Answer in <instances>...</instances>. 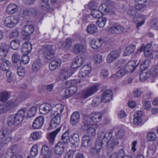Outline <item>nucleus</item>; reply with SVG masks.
Returning <instances> with one entry per match:
<instances>
[{"mask_svg": "<svg viewBox=\"0 0 158 158\" xmlns=\"http://www.w3.org/2000/svg\"><path fill=\"white\" fill-rule=\"evenodd\" d=\"M102 118V114L99 112L94 113L90 116H84L83 123L86 126L93 125L100 122Z\"/></svg>", "mask_w": 158, "mask_h": 158, "instance_id": "1", "label": "nucleus"}, {"mask_svg": "<svg viewBox=\"0 0 158 158\" xmlns=\"http://www.w3.org/2000/svg\"><path fill=\"white\" fill-rule=\"evenodd\" d=\"M23 93H20L19 96L14 101H9L5 105V107L7 111L14 108L18 104L23 100Z\"/></svg>", "mask_w": 158, "mask_h": 158, "instance_id": "2", "label": "nucleus"}, {"mask_svg": "<svg viewBox=\"0 0 158 158\" xmlns=\"http://www.w3.org/2000/svg\"><path fill=\"white\" fill-rule=\"evenodd\" d=\"M99 86V84H95L83 90L81 95V98L86 99L91 96L97 91Z\"/></svg>", "mask_w": 158, "mask_h": 158, "instance_id": "3", "label": "nucleus"}, {"mask_svg": "<svg viewBox=\"0 0 158 158\" xmlns=\"http://www.w3.org/2000/svg\"><path fill=\"white\" fill-rule=\"evenodd\" d=\"M43 50L44 55L45 58L50 60L54 56L55 51L52 45H45L43 47Z\"/></svg>", "mask_w": 158, "mask_h": 158, "instance_id": "4", "label": "nucleus"}, {"mask_svg": "<svg viewBox=\"0 0 158 158\" xmlns=\"http://www.w3.org/2000/svg\"><path fill=\"white\" fill-rule=\"evenodd\" d=\"M5 25L8 27L11 28L15 27L19 23V21L16 17L9 16L4 21Z\"/></svg>", "mask_w": 158, "mask_h": 158, "instance_id": "5", "label": "nucleus"}, {"mask_svg": "<svg viewBox=\"0 0 158 158\" xmlns=\"http://www.w3.org/2000/svg\"><path fill=\"white\" fill-rule=\"evenodd\" d=\"M153 44L148 43L144 47L142 46L140 47V50L141 51H144V55L146 58H151L153 50L151 48Z\"/></svg>", "mask_w": 158, "mask_h": 158, "instance_id": "6", "label": "nucleus"}, {"mask_svg": "<svg viewBox=\"0 0 158 158\" xmlns=\"http://www.w3.org/2000/svg\"><path fill=\"white\" fill-rule=\"evenodd\" d=\"M23 120L19 118L15 115H10V116L7 120V124L9 125H14L15 126H18L22 122Z\"/></svg>", "mask_w": 158, "mask_h": 158, "instance_id": "7", "label": "nucleus"}, {"mask_svg": "<svg viewBox=\"0 0 158 158\" xmlns=\"http://www.w3.org/2000/svg\"><path fill=\"white\" fill-rule=\"evenodd\" d=\"M120 56L119 52L116 50H114L111 51L107 55L106 60L107 63H110L114 61L118 58Z\"/></svg>", "mask_w": 158, "mask_h": 158, "instance_id": "8", "label": "nucleus"}, {"mask_svg": "<svg viewBox=\"0 0 158 158\" xmlns=\"http://www.w3.org/2000/svg\"><path fill=\"white\" fill-rule=\"evenodd\" d=\"M62 61L61 59L56 58L52 60L49 64V68L52 71H54L57 69L61 64Z\"/></svg>", "mask_w": 158, "mask_h": 158, "instance_id": "9", "label": "nucleus"}, {"mask_svg": "<svg viewBox=\"0 0 158 158\" xmlns=\"http://www.w3.org/2000/svg\"><path fill=\"white\" fill-rule=\"evenodd\" d=\"M44 122L43 116H40L37 117L33 123L32 127L34 129L40 128L43 125Z\"/></svg>", "mask_w": 158, "mask_h": 158, "instance_id": "10", "label": "nucleus"}, {"mask_svg": "<svg viewBox=\"0 0 158 158\" xmlns=\"http://www.w3.org/2000/svg\"><path fill=\"white\" fill-rule=\"evenodd\" d=\"M112 91L110 89L106 90L104 92L102 95L101 102H109L112 98Z\"/></svg>", "mask_w": 158, "mask_h": 158, "instance_id": "11", "label": "nucleus"}, {"mask_svg": "<svg viewBox=\"0 0 158 158\" xmlns=\"http://www.w3.org/2000/svg\"><path fill=\"white\" fill-rule=\"evenodd\" d=\"M34 30L35 28L33 25H27L23 28L22 33L23 35L26 36L28 37V39H29L30 38V35L33 33Z\"/></svg>", "mask_w": 158, "mask_h": 158, "instance_id": "12", "label": "nucleus"}, {"mask_svg": "<svg viewBox=\"0 0 158 158\" xmlns=\"http://www.w3.org/2000/svg\"><path fill=\"white\" fill-rule=\"evenodd\" d=\"M91 70L90 66L89 65H83L79 72L78 76L80 77H86L89 74Z\"/></svg>", "mask_w": 158, "mask_h": 158, "instance_id": "13", "label": "nucleus"}, {"mask_svg": "<svg viewBox=\"0 0 158 158\" xmlns=\"http://www.w3.org/2000/svg\"><path fill=\"white\" fill-rule=\"evenodd\" d=\"M137 65L135 61L132 60L126 63L123 68L127 73L133 72Z\"/></svg>", "mask_w": 158, "mask_h": 158, "instance_id": "14", "label": "nucleus"}, {"mask_svg": "<svg viewBox=\"0 0 158 158\" xmlns=\"http://www.w3.org/2000/svg\"><path fill=\"white\" fill-rule=\"evenodd\" d=\"M71 70H67L65 68L61 69L59 72V77L62 81L65 80L67 78L70 77L72 74Z\"/></svg>", "mask_w": 158, "mask_h": 158, "instance_id": "15", "label": "nucleus"}, {"mask_svg": "<svg viewBox=\"0 0 158 158\" xmlns=\"http://www.w3.org/2000/svg\"><path fill=\"white\" fill-rule=\"evenodd\" d=\"M41 152L43 158H52L51 152L48 146L46 145L43 146L41 148Z\"/></svg>", "mask_w": 158, "mask_h": 158, "instance_id": "16", "label": "nucleus"}, {"mask_svg": "<svg viewBox=\"0 0 158 158\" xmlns=\"http://www.w3.org/2000/svg\"><path fill=\"white\" fill-rule=\"evenodd\" d=\"M52 110V106L48 104L44 103L41 104L39 107V110L40 113L45 114L49 113Z\"/></svg>", "mask_w": 158, "mask_h": 158, "instance_id": "17", "label": "nucleus"}, {"mask_svg": "<svg viewBox=\"0 0 158 158\" xmlns=\"http://www.w3.org/2000/svg\"><path fill=\"white\" fill-rule=\"evenodd\" d=\"M124 30V27L119 25H115L113 26L110 28L109 31L112 34H120Z\"/></svg>", "mask_w": 158, "mask_h": 158, "instance_id": "18", "label": "nucleus"}, {"mask_svg": "<svg viewBox=\"0 0 158 158\" xmlns=\"http://www.w3.org/2000/svg\"><path fill=\"white\" fill-rule=\"evenodd\" d=\"M60 115L55 116L50 121V127L52 128H55L60 124Z\"/></svg>", "mask_w": 158, "mask_h": 158, "instance_id": "19", "label": "nucleus"}, {"mask_svg": "<svg viewBox=\"0 0 158 158\" xmlns=\"http://www.w3.org/2000/svg\"><path fill=\"white\" fill-rule=\"evenodd\" d=\"M84 62V58L81 56H77L73 62L72 67L77 68L81 66Z\"/></svg>", "mask_w": 158, "mask_h": 158, "instance_id": "20", "label": "nucleus"}, {"mask_svg": "<svg viewBox=\"0 0 158 158\" xmlns=\"http://www.w3.org/2000/svg\"><path fill=\"white\" fill-rule=\"evenodd\" d=\"M90 46L93 49H97L102 46L103 42L102 40L97 38L94 39L90 42Z\"/></svg>", "mask_w": 158, "mask_h": 158, "instance_id": "21", "label": "nucleus"}, {"mask_svg": "<svg viewBox=\"0 0 158 158\" xmlns=\"http://www.w3.org/2000/svg\"><path fill=\"white\" fill-rule=\"evenodd\" d=\"M32 48V44L29 42L24 43L23 44L22 52L24 54H27L31 52Z\"/></svg>", "mask_w": 158, "mask_h": 158, "instance_id": "22", "label": "nucleus"}, {"mask_svg": "<svg viewBox=\"0 0 158 158\" xmlns=\"http://www.w3.org/2000/svg\"><path fill=\"white\" fill-rule=\"evenodd\" d=\"M64 109V106L61 104H59L53 107L52 113L54 115L57 116L62 113Z\"/></svg>", "mask_w": 158, "mask_h": 158, "instance_id": "23", "label": "nucleus"}, {"mask_svg": "<svg viewBox=\"0 0 158 158\" xmlns=\"http://www.w3.org/2000/svg\"><path fill=\"white\" fill-rule=\"evenodd\" d=\"M80 115L78 112H74L72 114L70 118V123L73 125H76L80 118Z\"/></svg>", "mask_w": 158, "mask_h": 158, "instance_id": "24", "label": "nucleus"}, {"mask_svg": "<svg viewBox=\"0 0 158 158\" xmlns=\"http://www.w3.org/2000/svg\"><path fill=\"white\" fill-rule=\"evenodd\" d=\"M11 66V64L9 61L6 60H1L0 61V68L3 71L9 70Z\"/></svg>", "mask_w": 158, "mask_h": 158, "instance_id": "25", "label": "nucleus"}, {"mask_svg": "<svg viewBox=\"0 0 158 158\" xmlns=\"http://www.w3.org/2000/svg\"><path fill=\"white\" fill-rule=\"evenodd\" d=\"M81 144L83 147L87 148L91 147L92 144V141L89 137L85 135L82 137Z\"/></svg>", "mask_w": 158, "mask_h": 158, "instance_id": "26", "label": "nucleus"}, {"mask_svg": "<svg viewBox=\"0 0 158 158\" xmlns=\"http://www.w3.org/2000/svg\"><path fill=\"white\" fill-rule=\"evenodd\" d=\"M64 144L61 142H59L55 146V152L57 154L61 155L64 152Z\"/></svg>", "mask_w": 158, "mask_h": 158, "instance_id": "27", "label": "nucleus"}, {"mask_svg": "<svg viewBox=\"0 0 158 158\" xmlns=\"http://www.w3.org/2000/svg\"><path fill=\"white\" fill-rule=\"evenodd\" d=\"M112 131H108L105 134L102 139V141L103 142H105L106 144V145H108L109 146H110L109 145V143H110L111 140L112 139Z\"/></svg>", "mask_w": 158, "mask_h": 158, "instance_id": "28", "label": "nucleus"}, {"mask_svg": "<svg viewBox=\"0 0 158 158\" xmlns=\"http://www.w3.org/2000/svg\"><path fill=\"white\" fill-rule=\"evenodd\" d=\"M104 145H106V144L105 142H103L102 140H101L100 138H98L96 139L95 144V148H96V152L98 154L100 152L102 146Z\"/></svg>", "mask_w": 158, "mask_h": 158, "instance_id": "29", "label": "nucleus"}, {"mask_svg": "<svg viewBox=\"0 0 158 158\" xmlns=\"http://www.w3.org/2000/svg\"><path fill=\"white\" fill-rule=\"evenodd\" d=\"M17 10V6L16 4H10L7 6L6 11L8 14H12L15 13Z\"/></svg>", "mask_w": 158, "mask_h": 158, "instance_id": "30", "label": "nucleus"}, {"mask_svg": "<svg viewBox=\"0 0 158 158\" xmlns=\"http://www.w3.org/2000/svg\"><path fill=\"white\" fill-rule=\"evenodd\" d=\"M17 147L16 145H14L10 147L8 149L6 155V158H11L17 150Z\"/></svg>", "mask_w": 158, "mask_h": 158, "instance_id": "31", "label": "nucleus"}, {"mask_svg": "<svg viewBox=\"0 0 158 158\" xmlns=\"http://www.w3.org/2000/svg\"><path fill=\"white\" fill-rule=\"evenodd\" d=\"M9 47L5 45L0 48V60H4L8 51Z\"/></svg>", "mask_w": 158, "mask_h": 158, "instance_id": "32", "label": "nucleus"}, {"mask_svg": "<svg viewBox=\"0 0 158 158\" xmlns=\"http://www.w3.org/2000/svg\"><path fill=\"white\" fill-rule=\"evenodd\" d=\"M135 47L133 45H130L127 47L124 50L123 55L125 56H129L133 53Z\"/></svg>", "mask_w": 158, "mask_h": 158, "instance_id": "33", "label": "nucleus"}, {"mask_svg": "<svg viewBox=\"0 0 158 158\" xmlns=\"http://www.w3.org/2000/svg\"><path fill=\"white\" fill-rule=\"evenodd\" d=\"M41 62L40 60L37 59L34 62L32 66V70L35 72H37L40 69Z\"/></svg>", "mask_w": 158, "mask_h": 158, "instance_id": "34", "label": "nucleus"}, {"mask_svg": "<svg viewBox=\"0 0 158 158\" xmlns=\"http://www.w3.org/2000/svg\"><path fill=\"white\" fill-rule=\"evenodd\" d=\"M119 144V141L112 138L111 140L110 143H109L110 146H108V145H106L107 147L108 152H110L112 151L114 146L117 145Z\"/></svg>", "mask_w": 158, "mask_h": 158, "instance_id": "35", "label": "nucleus"}, {"mask_svg": "<svg viewBox=\"0 0 158 158\" xmlns=\"http://www.w3.org/2000/svg\"><path fill=\"white\" fill-rule=\"evenodd\" d=\"M20 46V41L17 39L14 40L10 43L11 48L14 50H17L19 48Z\"/></svg>", "mask_w": 158, "mask_h": 158, "instance_id": "36", "label": "nucleus"}, {"mask_svg": "<svg viewBox=\"0 0 158 158\" xmlns=\"http://www.w3.org/2000/svg\"><path fill=\"white\" fill-rule=\"evenodd\" d=\"M60 128H58L55 131H54L50 133L48 138L49 139V141L52 143L53 142L56 135L60 131Z\"/></svg>", "mask_w": 158, "mask_h": 158, "instance_id": "37", "label": "nucleus"}, {"mask_svg": "<svg viewBox=\"0 0 158 158\" xmlns=\"http://www.w3.org/2000/svg\"><path fill=\"white\" fill-rule=\"evenodd\" d=\"M12 60L13 62L16 64V65L18 67L21 65V62L20 60V56L18 54H13L12 56Z\"/></svg>", "mask_w": 158, "mask_h": 158, "instance_id": "38", "label": "nucleus"}, {"mask_svg": "<svg viewBox=\"0 0 158 158\" xmlns=\"http://www.w3.org/2000/svg\"><path fill=\"white\" fill-rule=\"evenodd\" d=\"M87 30L88 33L93 34L96 32L98 29L96 26L93 24H90L87 26Z\"/></svg>", "mask_w": 158, "mask_h": 158, "instance_id": "39", "label": "nucleus"}, {"mask_svg": "<svg viewBox=\"0 0 158 158\" xmlns=\"http://www.w3.org/2000/svg\"><path fill=\"white\" fill-rule=\"evenodd\" d=\"M142 72L139 76V79L142 81H145L150 75L148 71L142 70Z\"/></svg>", "mask_w": 158, "mask_h": 158, "instance_id": "40", "label": "nucleus"}, {"mask_svg": "<svg viewBox=\"0 0 158 158\" xmlns=\"http://www.w3.org/2000/svg\"><path fill=\"white\" fill-rule=\"evenodd\" d=\"M106 21V18L105 17L99 18L96 22V24L100 27L102 28L105 25Z\"/></svg>", "mask_w": 158, "mask_h": 158, "instance_id": "41", "label": "nucleus"}, {"mask_svg": "<svg viewBox=\"0 0 158 158\" xmlns=\"http://www.w3.org/2000/svg\"><path fill=\"white\" fill-rule=\"evenodd\" d=\"M12 137V136L10 133L8 134L6 138L3 140L2 142L0 140V147H1L2 145L5 146L10 142L11 140Z\"/></svg>", "mask_w": 158, "mask_h": 158, "instance_id": "42", "label": "nucleus"}, {"mask_svg": "<svg viewBox=\"0 0 158 158\" xmlns=\"http://www.w3.org/2000/svg\"><path fill=\"white\" fill-rule=\"evenodd\" d=\"M61 139L64 143L67 144L70 141V137L68 132H65L62 135Z\"/></svg>", "mask_w": 158, "mask_h": 158, "instance_id": "43", "label": "nucleus"}, {"mask_svg": "<svg viewBox=\"0 0 158 158\" xmlns=\"http://www.w3.org/2000/svg\"><path fill=\"white\" fill-rule=\"evenodd\" d=\"M72 41L70 38L66 39L62 44L63 47L65 49H68L72 45Z\"/></svg>", "mask_w": 158, "mask_h": 158, "instance_id": "44", "label": "nucleus"}, {"mask_svg": "<svg viewBox=\"0 0 158 158\" xmlns=\"http://www.w3.org/2000/svg\"><path fill=\"white\" fill-rule=\"evenodd\" d=\"M37 109L35 106H33L31 108L28 110L27 116L31 118L34 116L36 112Z\"/></svg>", "mask_w": 158, "mask_h": 158, "instance_id": "45", "label": "nucleus"}, {"mask_svg": "<svg viewBox=\"0 0 158 158\" xmlns=\"http://www.w3.org/2000/svg\"><path fill=\"white\" fill-rule=\"evenodd\" d=\"M9 94L7 92H2L0 93V100L2 102H6L9 98Z\"/></svg>", "mask_w": 158, "mask_h": 158, "instance_id": "46", "label": "nucleus"}, {"mask_svg": "<svg viewBox=\"0 0 158 158\" xmlns=\"http://www.w3.org/2000/svg\"><path fill=\"white\" fill-rule=\"evenodd\" d=\"M150 75L153 77H156L158 75V64L154 66L150 71Z\"/></svg>", "mask_w": 158, "mask_h": 158, "instance_id": "47", "label": "nucleus"}, {"mask_svg": "<svg viewBox=\"0 0 158 158\" xmlns=\"http://www.w3.org/2000/svg\"><path fill=\"white\" fill-rule=\"evenodd\" d=\"M144 3L137 4L135 6L136 9L140 11H143L147 9V6Z\"/></svg>", "mask_w": 158, "mask_h": 158, "instance_id": "48", "label": "nucleus"}, {"mask_svg": "<svg viewBox=\"0 0 158 158\" xmlns=\"http://www.w3.org/2000/svg\"><path fill=\"white\" fill-rule=\"evenodd\" d=\"M38 146L34 144L32 146L30 151L31 155L33 157L35 156L38 154Z\"/></svg>", "mask_w": 158, "mask_h": 158, "instance_id": "49", "label": "nucleus"}, {"mask_svg": "<svg viewBox=\"0 0 158 158\" xmlns=\"http://www.w3.org/2000/svg\"><path fill=\"white\" fill-rule=\"evenodd\" d=\"M91 15L94 18L99 19L101 18L102 13L99 10H94L91 12Z\"/></svg>", "mask_w": 158, "mask_h": 158, "instance_id": "50", "label": "nucleus"}, {"mask_svg": "<svg viewBox=\"0 0 158 158\" xmlns=\"http://www.w3.org/2000/svg\"><path fill=\"white\" fill-rule=\"evenodd\" d=\"M87 133L89 136L94 137L96 135V130L93 127H89L87 129Z\"/></svg>", "mask_w": 158, "mask_h": 158, "instance_id": "51", "label": "nucleus"}, {"mask_svg": "<svg viewBox=\"0 0 158 158\" xmlns=\"http://www.w3.org/2000/svg\"><path fill=\"white\" fill-rule=\"evenodd\" d=\"M127 73L125 70L123 68L117 72L115 73V76L117 78H120Z\"/></svg>", "mask_w": 158, "mask_h": 158, "instance_id": "52", "label": "nucleus"}, {"mask_svg": "<svg viewBox=\"0 0 158 158\" xmlns=\"http://www.w3.org/2000/svg\"><path fill=\"white\" fill-rule=\"evenodd\" d=\"M25 111L23 110H21L18 111L15 115L23 121V118L25 117Z\"/></svg>", "mask_w": 158, "mask_h": 158, "instance_id": "53", "label": "nucleus"}, {"mask_svg": "<svg viewBox=\"0 0 158 158\" xmlns=\"http://www.w3.org/2000/svg\"><path fill=\"white\" fill-rule=\"evenodd\" d=\"M73 49L74 51L78 53L83 51L84 47L81 44H77L74 45Z\"/></svg>", "mask_w": 158, "mask_h": 158, "instance_id": "54", "label": "nucleus"}, {"mask_svg": "<svg viewBox=\"0 0 158 158\" xmlns=\"http://www.w3.org/2000/svg\"><path fill=\"white\" fill-rule=\"evenodd\" d=\"M156 138V135L155 133L153 132L148 133L147 135V138L148 140L150 141H153Z\"/></svg>", "mask_w": 158, "mask_h": 158, "instance_id": "55", "label": "nucleus"}, {"mask_svg": "<svg viewBox=\"0 0 158 158\" xmlns=\"http://www.w3.org/2000/svg\"><path fill=\"white\" fill-rule=\"evenodd\" d=\"M8 133V129L5 127L3 128L2 129L0 130V139H3Z\"/></svg>", "mask_w": 158, "mask_h": 158, "instance_id": "56", "label": "nucleus"}, {"mask_svg": "<svg viewBox=\"0 0 158 158\" xmlns=\"http://www.w3.org/2000/svg\"><path fill=\"white\" fill-rule=\"evenodd\" d=\"M101 102L99 97H96L94 98L92 102V105L94 107H95L98 105Z\"/></svg>", "mask_w": 158, "mask_h": 158, "instance_id": "57", "label": "nucleus"}, {"mask_svg": "<svg viewBox=\"0 0 158 158\" xmlns=\"http://www.w3.org/2000/svg\"><path fill=\"white\" fill-rule=\"evenodd\" d=\"M17 73L19 76L21 77H24L25 74L24 68L22 67H19L17 69Z\"/></svg>", "mask_w": 158, "mask_h": 158, "instance_id": "58", "label": "nucleus"}, {"mask_svg": "<svg viewBox=\"0 0 158 158\" xmlns=\"http://www.w3.org/2000/svg\"><path fill=\"white\" fill-rule=\"evenodd\" d=\"M149 65L148 60H144L140 65V68L141 70H145Z\"/></svg>", "mask_w": 158, "mask_h": 158, "instance_id": "59", "label": "nucleus"}, {"mask_svg": "<svg viewBox=\"0 0 158 158\" xmlns=\"http://www.w3.org/2000/svg\"><path fill=\"white\" fill-rule=\"evenodd\" d=\"M125 132L124 130L120 129L118 130L115 132V136L117 138H120L123 136Z\"/></svg>", "mask_w": 158, "mask_h": 158, "instance_id": "60", "label": "nucleus"}, {"mask_svg": "<svg viewBox=\"0 0 158 158\" xmlns=\"http://www.w3.org/2000/svg\"><path fill=\"white\" fill-rule=\"evenodd\" d=\"M109 75L108 71L106 69L102 70L100 74V76L102 78H105L107 77Z\"/></svg>", "mask_w": 158, "mask_h": 158, "instance_id": "61", "label": "nucleus"}, {"mask_svg": "<svg viewBox=\"0 0 158 158\" xmlns=\"http://www.w3.org/2000/svg\"><path fill=\"white\" fill-rule=\"evenodd\" d=\"M109 6H107L105 4H102L100 5L98 7V10L102 13L103 12H107Z\"/></svg>", "mask_w": 158, "mask_h": 158, "instance_id": "62", "label": "nucleus"}, {"mask_svg": "<svg viewBox=\"0 0 158 158\" xmlns=\"http://www.w3.org/2000/svg\"><path fill=\"white\" fill-rule=\"evenodd\" d=\"M31 137L33 139L36 140L40 138V135L39 132L35 131L31 134Z\"/></svg>", "mask_w": 158, "mask_h": 158, "instance_id": "63", "label": "nucleus"}, {"mask_svg": "<svg viewBox=\"0 0 158 158\" xmlns=\"http://www.w3.org/2000/svg\"><path fill=\"white\" fill-rule=\"evenodd\" d=\"M68 89L71 96L74 94L77 90V87L76 86H71L68 89Z\"/></svg>", "mask_w": 158, "mask_h": 158, "instance_id": "64", "label": "nucleus"}]
</instances>
